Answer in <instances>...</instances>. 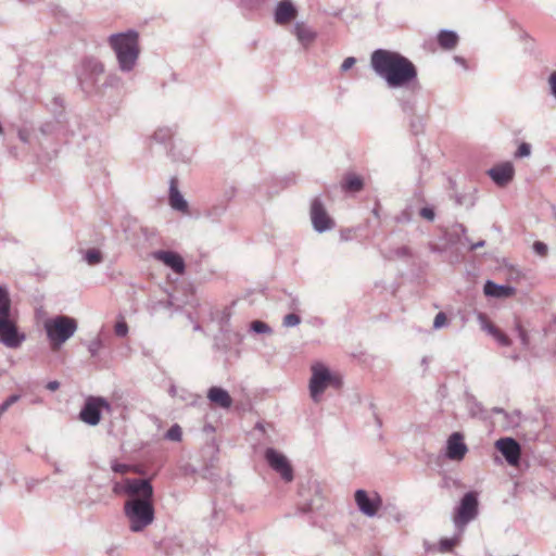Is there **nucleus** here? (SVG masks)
Masks as SVG:
<instances>
[{
    "mask_svg": "<svg viewBox=\"0 0 556 556\" xmlns=\"http://www.w3.org/2000/svg\"><path fill=\"white\" fill-rule=\"evenodd\" d=\"M125 494L130 496L124 505V514L132 532H140L154 520L153 488L146 479H125Z\"/></svg>",
    "mask_w": 556,
    "mask_h": 556,
    "instance_id": "obj_1",
    "label": "nucleus"
},
{
    "mask_svg": "<svg viewBox=\"0 0 556 556\" xmlns=\"http://www.w3.org/2000/svg\"><path fill=\"white\" fill-rule=\"evenodd\" d=\"M370 64L392 88L408 86L417 79L415 64L396 51L378 49L371 53Z\"/></svg>",
    "mask_w": 556,
    "mask_h": 556,
    "instance_id": "obj_2",
    "label": "nucleus"
},
{
    "mask_svg": "<svg viewBox=\"0 0 556 556\" xmlns=\"http://www.w3.org/2000/svg\"><path fill=\"white\" fill-rule=\"evenodd\" d=\"M24 340L25 336L17 328V316L12 311L9 292L0 286V342L16 349Z\"/></svg>",
    "mask_w": 556,
    "mask_h": 556,
    "instance_id": "obj_3",
    "label": "nucleus"
},
{
    "mask_svg": "<svg viewBox=\"0 0 556 556\" xmlns=\"http://www.w3.org/2000/svg\"><path fill=\"white\" fill-rule=\"evenodd\" d=\"M109 42L117 55L121 68L123 71H130L139 54L138 34L128 31L112 35Z\"/></svg>",
    "mask_w": 556,
    "mask_h": 556,
    "instance_id": "obj_4",
    "label": "nucleus"
},
{
    "mask_svg": "<svg viewBox=\"0 0 556 556\" xmlns=\"http://www.w3.org/2000/svg\"><path fill=\"white\" fill-rule=\"evenodd\" d=\"M312 377L309 379V394L314 402L318 403L324 391L328 387L340 389L342 378L338 372L331 371L323 363H315L311 366Z\"/></svg>",
    "mask_w": 556,
    "mask_h": 556,
    "instance_id": "obj_5",
    "label": "nucleus"
},
{
    "mask_svg": "<svg viewBox=\"0 0 556 556\" xmlns=\"http://www.w3.org/2000/svg\"><path fill=\"white\" fill-rule=\"evenodd\" d=\"M45 329L52 350L56 351L77 329V323L68 316H56L45 321Z\"/></svg>",
    "mask_w": 556,
    "mask_h": 556,
    "instance_id": "obj_6",
    "label": "nucleus"
},
{
    "mask_svg": "<svg viewBox=\"0 0 556 556\" xmlns=\"http://www.w3.org/2000/svg\"><path fill=\"white\" fill-rule=\"evenodd\" d=\"M102 409H111V405L108 401L99 396H89L79 413V418L87 425L97 426L101 420Z\"/></svg>",
    "mask_w": 556,
    "mask_h": 556,
    "instance_id": "obj_7",
    "label": "nucleus"
},
{
    "mask_svg": "<svg viewBox=\"0 0 556 556\" xmlns=\"http://www.w3.org/2000/svg\"><path fill=\"white\" fill-rule=\"evenodd\" d=\"M265 458L270 468L279 473L286 482H291L293 480V468L282 453L274 448H267L265 452Z\"/></svg>",
    "mask_w": 556,
    "mask_h": 556,
    "instance_id": "obj_8",
    "label": "nucleus"
},
{
    "mask_svg": "<svg viewBox=\"0 0 556 556\" xmlns=\"http://www.w3.org/2000/svg\"><path fill=\"white\" fill-rule=\"evenodd\" d=\"M477 496L473 492H469L462 498L460 505L454 516V522L459 528L464 527L477 516Z\"/></svg>",
    "mask_w": 556,
    "mask_h": 556,
    "instance_id": "obj_9",
    "label": "nucleus"
},
{
    "mask_svg": "<svg viewBox=\"0 0 556 556\" xmlns=\"http://www.w3.org/2000/svg\"><path fill=\"white\" fill-rule=\"evenodd\" d=\"M311 219L316 231L323 232L334 227L333 219L327 213L324 204L318 198L311 203Z\"/></svg>",
    "mask_w": 556,
    "mask_h": 556,
    "instance_id": "obj_10",
    "label": "nucleus"
},
{
    "mask_svg": "<svg viewBox=\"0 0 556 556\" xmlns=\"http://www.w3.org/2000/svg\"><path fill=\"white\" fill-rule=\"evenodd\" d=\"M495 447L503 454L509 465H518L521 448L516 440L513 438H501L495 442Z\"/></svg>",
    "mask_w": 556,
    "mask_h": 556,
    "instance_id": "obj_11",
    "label": "nucleus"
},
{
    "mask_svg": "<svg viewBox=\"0 0 556 556\" xmlns=\"http://www.w3.org/2000/svg\"><path fill=\"white\" fill-rule=\"evenodd\" d=\"M468 452L464 438L459 432L450 435L446 446V457L451 460H462Z\"/></svg>",
    "mask_w": 556,
    "mask_h": 556,
    "instance_id": "obj_12",
    "label": "nucleus"
},
{
    "mask_svg": "<svg viewBox=\"0 0 556 556\" xmlns=\"http://www.w3.org/2000/svg\"><path fill=\"white\" fill-rule=\"evenodd\" d=\"M355 502L361 511L370 517L375 516L381 506V500L378 495L374 498H369L364 490L355 492Z\"/></svg>",
    "mask_w": 556,
    "mask_h": 556,
    "instance_id": "obj_13",
    "label": "nucleus"
},
{
    "mask_svg": "<svg viewBox=\"0 0 556 556\" xmlns=\"http://www.w3.org/2000/svg\"><path fill=\"white\" fill-rule=\"evenodd\" d=\"M298 15V11L290 0H281L275 11V22L278 25H287Z\"/></svg>",
    "mask_w": 556,
    "mask_h": 556,
    "instance_id": "obj_14",
    "label": "nucleus"
},
{
    "mask_svg": "<svg viewBox=\"0 0 556 556\" xmlns=\"http://www.w3.org/2000/svg\"><path fill=\"white\" fill-rule=\"evenodd\" d=\"M515 169L510 162L498 164L489 170L490 177L498 185H507L514 177Z\"/></svg>",
    "mask_w": 556,
    "mask_h": 556,
    "instance_id": "obj_15",
    "label": "nucleus"
},
{
    "mask_svg": "<svg viewBox=\"0 0 556 556\" xmlns=\"http://www.w3.org/2000/svg\"><path fill=\"white\" fill-rule=\"evenodd\" d=\"M154 256L156 260L170 267L176 274L181 275L185 273V262L179 254L169 251H159Z\"/></svg>",
    "mask_w": 556,
    "mask_h": 556,
    "instance_id": "obj_16",
    "label": "nucleus"
},
{
    "mask_svg": "<svg viewBox=\"0 0 556 556\" xmlns=\"http://www.w3.org/2000/svg\"><path fill=\"white\" fill-rule=\"evenodd\" d=\"M169 204L174 210L181 213H188V203L178 190V180L173 177L169 184Z\"/></svg>",
    "mask_w": 556,
    "mask_h": 556,
    "instance_id": "obj_17",
    "label": "nucleus"
},
{
    "mask_svg": "<svg viewBox=\"0 0 556 556\" xmlns=\"http://www.w3.org/2000/svg\"><path fill=\"white\" fill-rule=\"evenodd\" d=\"M485 295L493 298H510L516 294V289L509 286H500L493 281H486L483 288Z\"/></svg>",
    "mask_w": 556,
    "mask_h": 556,
    "instance_id": "obj_18",
    "label": "nucleus"
},
{
    "mask_svg": "<svg viewBox=\"0 0 556 556\" xmlns=\"http://www.w3.org/2000/svg\"><path fill=\"white\" fill-rule=\"evenodd\" d=\"M207 397L212 403L223 408H229L232 404V399L229 393L218 387H212L207 392Z\"/></svg>",
    "mask_w": 556,
    "mask_h": 556,
    "instance_id": "obj_19",
    "label": "nucleus"
},
{
    "mask_svg": "<svg viewBox=\"0 0 556 556\" xmlns=\"http://www.w3.org/2000/svg\"><path fill=\"white\" fill-rule=\"evenodd\" d=\"M481 319L483 329H485L501 345H510V339L501 329H498L493 323L488 320L485 317L481 316Z\"/></svg>",
    "mask_w": 556,
    "mask_h": 556,
    "instance_id": "obj_20",
    "label": "nucleus"
},
{
    "mask_svg": "<svg viewBox=\"0 0 556 556\" xmlns=\"http://www.w3.org/2000/svg\"><path fill=\"white\" fill-rule=\"evenodd\" d=\"M294 33L299 41L304 46L311 45L316 37L315 33L303 23L295 25Z\"/></svg>",
    "mask_w": 556,
    "mask_h": 556,
    "instance_id": "obj_21",
    "label": "nucleus"
},
{
    "mask_svg": "<svg viewBox=\"0 0 556 556\" xmlns=\"http://www.w3.org/2000/svg\"><path fill=\"white\" fill-rule=\"evenodd\" d=\"M438 42L442 49H454L458 42V36L454 31L442 30L438 35Z\"/></svg>",
    "mask_w": 556,
    "mask_h": 556,
    "instance_id": "obj_22",
    "label": "nucleus"
},
{
    "mask_svg": "<svg viewBox=\"0 0 556 556\" xmlns=\"http://www.w3.org/2000/svg\"><path fill=\"white\" fill-rule=\"evenodd\" d=\"M363 179L359 177V176H356V175H348L345 178H344V181H343V189L345 191H352V192H357V191H361L363 189Z\"/></svg>",
    "mask_w": 556,
    "mask_h": 556,
    "instance_id": "obj_23",
    "label": "nucleus"
},
{
    "mask_svg": "<svg viewBox=\"0 0 556 556\" xmlns=\"http://www.w3.org/2000/svg\"><path fill=\"white\" fill-rule=\"evenodd\" d=\"M86 261L89 265L99 264L102 261V254L97 249H90L86 252Z\"/></svg>",
    "mask_w": 556,
    "mask_h": 556,
    "instance_id": "obj_24",
    "label": "nucleus"
},
{
    "mask_svg": "<svg viewBox=\"0 0 556 556\" xmlns=\"http://www.w3.org/2000/svg\"><path fill=\"white\" fill-rule=\"evenodd\" d=\"M166 438L170 441H177V442L181 441V438H182L181 428L178 425L172 426L166 432Z\"/></svg>",
    "mask_w": 556,
    "mask_h": 556,
    "instance_id": "obj_25",
    "label": "nucleus"
},
{
    "mask_svg": "<svg viewBox=\"0 0 556 556\" xmlns=\"http://www.w3.org/2000/svg\"><path fill=\"white\" fill-rule=\"evenodd\" d=\"M456 539H443L440 541V551L441 552H451L454 546L457 544Z\"/></svg>",
    "mask_w": 556,
    "mask_h": 556,
    "instance_id": "obj_26",
    "label": "nucleus"
},
{
    "mask_svg": "<svg viewBox=\"0 0 556 556\" xmlns=\"http://www.w3.org/2000/svg\"><path fill=\"white\" fill-rule=\"evenodd\" d=\"M301 321V318L296 314H288L283 318V326L285 327H294L299 325Z\"/></svg>",
    "mask_w": 556,
    "mask_h": 556,
    "instance_id": "obj_27",
    "label": "nucleus"
},
{
    "mask_svg": "<svg viewBox=\"0 0 556 556\" xmlns=\"http://www.w3.org/2000/svg\"><path fill=\"white\" fill-rule=\"evenodd\" d=\"M114 330L116 336L124 337L128 332V326L124 320H121L116 323Z\"/></svg>",
    "mask_w": 556,
    "mask_h": 556,
    "instance_id": "obj_28",
    "label": "nucleus"
},
{
    "mask_svg": "<svg viewBox=\"0 0 556 556\" xmlns=\"http://www.w3.org/2000/svg\"><path fill=\"white\" fill-rule=\"evenodd\" d=\"M446 323H447L446 315L444 313L440 312L434 317L433 327L435 329H438V328L445 326Z\"/></svg>",
    "mask_w": 556,
    "mask_h": 556,
    "instance_id": "obj_29",
    "label": "nucleus"
},
{
    "mask_svg": "<svg viewBox=\"0 0 556 556\" xmlns=\"http://www.w3.org/2000/svg\"><path fill=\"white\" fill-rule=\"evenodd\" d=\"M533 250L536 254L541 255V256H545L546 253H547V247L545 243L541 242V241H535L534 244H533Z\"/></svg>",
    "mask_w": 556,
    "mask_h": 556,
    "instance_id": "obj_30",
    "label": "nucleus"
},
{
    "mask_svg": "<svg viewBox=\"0 0 556 556\" xmlns=\"http://www.w3.org/2000/svg\"><path fill=\"white\" fill-rule=\"evenodd\" d=\"M18 400V395H11L0 405V413L7 412V409Z\"/></svg>",
    "mask_w": 556,
    "mask_h": 556,
    "instance_id": "obj_31",
    "label": "nucleus"
},
{
    "mask_svg": "<svg viewBox=\"0 0 556 556\" xmlns=\"http://www.w3.org/2000/svg\"><path fill=\"white\" fill-rule=\"evenodd\" d=\"M516 328H517V331H518L521 342L525 345H527L529 342V338H528V333H527L526 329L522 327V325L520 323H517Z\"/></svg>",
    "mask_w": 556,
    "mask_h": 556,
    "instance_id": "obj_32",
    "label": "nucleus"
},
{
    "mask_svg": "<svg viewBox=\"0 0 556 556\" xmlns=\"http://www.w3.org/2000/svg\"><path fill=\"white\" fill-rule=\"evenodd\" d=\"M530 154V146L528 143H521L516 152L517 157L528 156Z\"/></svg>",
    "mask_w": 556,
    "mask_h": 556,
    "instance_id": "obj_33",
    "label": "nucleus"
},
{
    "mask_svg": "<svg viewBox=\"0 0 556 556\" xmlns=\"http://www.w3.org/2000/svg\"><path fill=\"white\" fill-rule=\"evenodd\" d=\"M112 469H113V471L118 472V473H126L131 470V466L126 465V464H117L116 463L112 466Z\"/></svg>",
    "mask_w": 556,
    "mask_h": 556,
    "instance_id": "obj_34",
    "label": "nucleus"
},
{
    "mask_svg": "<svg viewBox=\"0 0 556 556\" xmlns=\"http://www.w3.org/2000/svg\"><path fill=\"white\" fill-rule=\"evenodd\" d=\"M252 329L255 331V332H265L268 330V326L263 323V321H260V320H255L252 323Z\"/></svg>",
    "mask_w": 556,
    "mask_h": 556,
    "instance_id": "obj_35",
    "label": "nucleus"
},
{
    "mask_svg": "<svg viewBox=\"0 0 556 556\" xmlns=\"http://www.w3.org/2000/svg\"><path fill=\"white\" fill-rule=\"evenodd\" d=\"M355 63H356L355 58H353V56H349V58H346V59L343 61V63H342V65H341V70H342V71H348V70H350V68H351Z\"/></svg>",
    "mask_w": 556,
    "mask_h": 556,
    "instance_id": "obj_36",
    "label": "nucleus"
},
{
    "mask_svg": "<svg viewBox=\"0 0 556 556\" xmlns=\"http://www.w3.org/2000/svg\"><path fill=\"white\" fill-rule=\"evenodd\" d=\"M420 215L424 217V218H427L429 220H432L433 217H434V213L431 208H428V207H424L421 211H420Z\"/></svg>",
    "mask_w": 556,
    "mask_h": 556,
    "instance_id": "obj_37",
    "label": "nucleus"
},
{
    "mask_svg": "<svg viewBox=\"0 0 556 556\" xmlns=\"http://www.w3.org/2000/svg\"><path fill=\"white\" fill-rule=\"evenodd\" d=\"M549 85H551L554 96L556 97V73H553L549 76Z\"/></svg>",
    "mask_w": 556,
    "mask_h": 556,
    "instance_id": "obj_38",
    "label": "nucleus"
},
{
    "mask_svg": "<svg viewBox=\"0 0 556 556\" xmlns=\"http://www.w3.org/2000/svg\"><path fill=\"white\" fill-rule=\"evenodd\" d=\"M125 481L123 483H116L114 486H113V492L115 494H121V493H125Z\"/></svg>",
    "mask_w": 556,
    "mask_h": 556,
    "instance_id": "obj_39",
    "label": "nucleus"
},
{
    "mask_svg": "<svg viewBox=\"0 0 556 556\" xmlns=\"http://www.w3.org/2000/svg\"><path fill=\"white\" fill-rule=\"evenodd\" d=\"M59 387H60V383L56 380L50 381L47 383V389L50 391H56L59 389Z\"/></svg>",
    "mask_w": 556,
    "mask_h": 556,
    "instance_id": "obj_40",
    "label": "nucleus"
}]
</instances>
